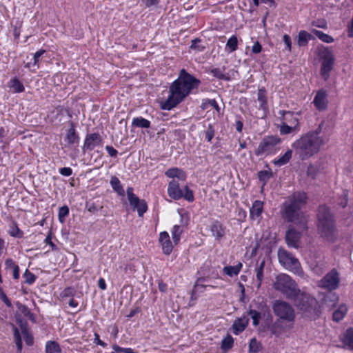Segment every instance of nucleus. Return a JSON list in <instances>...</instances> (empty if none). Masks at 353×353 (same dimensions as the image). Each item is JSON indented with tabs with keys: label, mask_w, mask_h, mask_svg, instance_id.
Masks as SVG:
<instances>
[{
	"label": "nucleus",
	"mask_w": 353,
	"mask_h": 353,
	"mask_svg": "<svg viewBox=\"0 0 353 353\" xmlns=\"http://www.w3.org/2000/svg\"><path fill=\"white\" fill-rule=\"evenodd\" d=\"M201 81L182 69L178 78L170 86V94L167 100L162 104L163 110H170L182 102L193 89H196Z\"/></svg>",
	"instance_id": "nucleus-1"
},
{
	"label": "nucleus",
	"mask_w": 353,
	"mask_h": 353,
	"mask_svg": "<svg viewBox=\"0 0 353 353\" xmlns=\"http://www.w3.org/2000/svg\"><path fill=\"white\" fill-rule=\"evenodd\" d=\"M307 196L304 192H296L288 197L282 204L281 217L287 222L294 223L303 231L307 230L308 216L301 210L306 204Z\"/></svg>",
	"instance_id": "nucleus-2"
},
{
	"label": "nucleus",
	"mask_w": 353,
	"mask_h": 353,
	"mask_svg": "<svg viewBox=\"0 0 353 353\" xmlns=\"http://www.w3.org/2000/svg\"><path fill=\"white\" fill-rule=\"evenodd\" d=\"M324 121L313 130L302 134L292 144V148L299 159L305 161L318 154L325 141L320 134L322 132Z\"/></svg>",
	"instance_id": "nucleus-3"
},
{
	"label": "nucleus",
	"mask_w": 353,
	"mask_h": 353,
	"mask_svg": "<svg viewBox=\"0 0 353 353\" xmlns=\"http://www.w3.org/2000/svg\"><path fill=\"white\" fill-rule=\"evenodd\" d=\"M317 229L325 241L334 243L338 238L334 215L325 205H320L317 212Z\"/></svg>",
	"instance_id": "nucleus-4"
},
{
	"label": "nucleus",
	"mask_w": 353,
	"mask_h": 353,
	"mask_svg": "<svg viewBox=\"0 0 353 353\" xmlns=\"http://www.w3.org/2000/svg\"><path fill=\"white\" fill-rule=\"evenodd\" d=\"M274 288L290 300L295 299L300 292L296 282L286 274H280L276 277Z\"/></svg>",
	"instance_id": "nucleus-5"
},
{
	"label": "nucleus",
	"mask_w": 353,
	"mask_h": 353,
	"mask_svg": "<svg viewBox=\"0 0 353 353\" xmlns=\"http://www.w3.org/2000/svg\"><path fill=\"white\" fill-rule=\"evenodd\" d=\"M292 300L295 306L307 317L314 318L318 316V302L310 294L300 291L297 296Z\"/></svg>",
	"instance_id": "nucleus-6"
},
{
	"label": "nucleus",
	"mask_w": 353,
	"mask_h": 353,
	"mask_svg": "<svg viewBox=\"0 0 353 353\" xmlns=\"http://www.w3.org/2000/svg\"><path fill=\"white\" fill-rule=\"evenodd\" d=\"M281 143V139L278 136H265L260 142L255 150L256 156L269 155L274 154L279 148Z\"/></svg>",
	"instance_id": "nucleus-7"
},
{
	"label": "nucleus",
	"mask_w": 353,
	"mask_h": 353,
	"mask_svg": "<svg viewBox=\"0 0 353 353\" xmlns=\"http://www.w3.org/2000/svg\"><path fill=\"white\" fill-rule=\"evenodd\" d=\"M273 312L280 319L286 321L287 323L294 324L295 320V312L291 305L288 303L276 300L272 306Z\"/></svg>",
	"instance_id": "nucleus-8"
},
{
	"label": "nucleus",
	"mask_w": 353,
	"mask_h": 353,
	"mask_svg": "<svg viewBox=\"0 0 353 353\" xmlns=\"http://www.w3.org/2000/svg\"><path fill=\"white\" fill-rule=\"evenodd\" d=\"M168 194L169 196L174 200H179L181 198H183L188 202H192L194 200L193 191L190 190L188 185L181 189L179 183L175 180H172L169 183Z\"/></svg>",
	"instance_id": "nucleus-9"
},
{
	"label": "nucleus",
	"mask_w": 353,
	"mask_h": 353,
	"mask_svg": "<svg viewBox=\"0 0 353 353\" xmlns=\"http://www.w3.org/2000/svg\"><path fill=\"white\" fill-rule=\"evenodd\" d=\"M278 259L279 263L287 270L297 272L301 269L298 259L285 249H279Z\"/></svg>",
	"instance_id": "nucleus-10"
},
{
	"label": "nucleus",
	"mask_w": 353,
	"mask_h": 353,
	"mask_svg": "<svg viewBox=\"0 0 353 353\" xmlns=\"http://www.w3.org/2000/svg\"><path fill=\"white\" fill-rule=\"evenodd\" d=\"M127 196L130 205L133 210H137L139 216H143V214L148 210V205L144 199H140L133 193V188L128 187L127 188Z\"/></svg>",
	"instance_id": "nucleus-11"
},
{
	"label": "nucleus",
	"mask_w": 353,
	"mask_h": 353,
	"mask_svg": "<svg viewBox=\"0 0 353 353\" xmlns=\"http://www.w3.org/2000/svg\"><path fill=\"white\" fill-rule=\"evenodd\" d=\"M340 278L338 272L333 269L319 281V286L327 290H336L339 285Z\"/></svg>",
	"instance_id": "nucleus-12"
},
{
	"label": "nucleus",
	"mask_w": 353,
	"mask_h": 353,
	"mask_svg": "<svg viewBox=\"0 0 353 353\" xmlns=\"http://www.w3.org/2000/svg\"><path fill=\"white\" fill-rule=\"evenodd\" d=\"M293 324L287 323L286 321L277 319L274 323L268 326V329L271 332V334L279 337L286 330L292 328Z\"/></svg>",
	"instance_id": "nucleus-13"
},
{
	"label": "nucleus",
	"mask_w": 353,
	"mask_h": 353,
	"mask_svg": "<svg viewBox=\"0 0 353 353\" xmlns=\"http://www.w3.org/2000/svg\"><path fill=\"white\" fill-rule=\"evenodd\" d=\"M102 138L99 133L87 134L85 138L84 143L83 145V150L91 151L95 147L101 145Z\"/></svg>",
	"instance_id": "nucleus-14"
},
{
	"label": "nucleus",
	"mask_w": 353,
	"mask_h": 353,
	"mask_svg": "<svg viewBox=\"0 0 353 353\" xmlns=\"http://www.w3.org/2000/svg\"><path fill=\"white\" fill-rule=\"evenodd\" d=\"M301 237V233L294 227L290 226L285 233V242L289 247L298 248L299 242Z\"/></svg>",
	"instance_id": "nucleus-15"
},
{
	"label": "nucleus",
	"mask_w": 353,
	"mask_h": 353,
	"mask_svg": "<svg viewBox=\"0 0 353 353\" xmlns=\"http://www.w3.org/2000/svg\"><path fill=\"white\" fill-rule=\"evenodd\" d=\"M279 113L281 115L282 123H285L286 124L290 123L291 125H297L300 127V112H294L291 111L280 110Z\"/></svg>",
	"instance_id": "nucleus-16"
},
{
	"label": "nucleus",
	"mask_w": 353,
	"mask_h": 353,
	"mask_svg": "<svg viewBox=\"0 0 353 353\" xmlns=\"http://www.w3.org/2000/svg\"><path fill=\"white\" fill-rule=\"evenodd\" d=\"M313 103L316 108L319 111L325 110L327 108V94L325 90H319L313 100Z\"/></svg>",
	"instance_id": "nucleus-17"
},
{
	"label": "nucleus",
	"mask_w": 353,
	"mask_h": 353,
	"mask_svg": "<svg viewBox=\"0 0 353 353\" xmlns=\"http://www.w3.org/2000/svg\"><path fill=\"white\" fill-rule=\"evenodd\" d=\"M159 242L162 246L163 252L169 255L173 249L169 234L164 231L159 234Z\"/></svg>",
	"instance_id": "nucleus-18"
},
{
	"label": "nucleus",
	"mask_w": 353,
	"mask_h": 353,
	"mask_svg": "<svg viewBox=\"0 0 353 353\" xmlns=\"http://www.w3.org/2000/svg\"><path fill=\"white\" fill-rule=\"evenodd\" d=\"M212 235L216 240H221L225 234V227L220 221H214L210 226Z\"/></svg>",
	"instance_id": "nucleus-19"
},
{
	"label": "nucleus",
	"mask_w": 353,
	"mask_h": 353,
	"mask_svg": "<svg viewBox=\"0 0 353 353\" xmlns=\"http://www.w3.org/2000/svg\"><path fill=\"white\" fill-rule=\"evenodd\" d=\"M70 128L68 130L65 141L69 145H78L79 143V137L76 132L75 125L73 122H70Z\"/></svg>",
	"instance_id": "nucleus-20"
},
{
	"label": "nucleus",
	"mask_w": 353,
	"mask_h": 353,
	"mask_svg": "<svg viewBox=\"0 0 353 353\" xmlns=\"http://www.w3.org/2000/svg\"><path fill=\"white\" fill-rule=\"evenodd\" d=\"M263 210V203L259 200L254 201L250 209V216L251 219L255 220L260 219L261 217Z\"/></svg>",
	"instance_id": "nucleus-21"
},
{
	"label": "nucleus",
	"mask_w": 353,
	"mask_h": 353,
	"mask_svg": "<svg viewBox=\"0 0 353 353\" xmlns=\"http://www.w3.org/2000/svg\"><path fill=\"white\" fill-rule=\"evenodd\" d=\"M257 100L260 103L259 109L267 111L268 109V100L266 96V90L264 87H261L258 90Z\"/></svg>",
	"instance_id": "nucleus-22"
},
{
	"label": "nucleus",
	"mask_w": 353,
	"mask_h": 353,
	"mask_svg": "<svg viewBox=\"0 0 353 353\" xmlns=\"http://www.w3.org/2000/svg\"><path fill=\"white\" fill-rule=\"evenodd\" d=\"M334 59L322 61L321 74L325 80L330 76V72L333 68Z\"/></svg>",
	"instance_id": "nucleus-23"
},
{
	"label": "nucleus",
	"mask_w": 353,
	"mask_h": 353,
	"mask_svg": "<svg viewBox=\"0 0 353 353\" xmlns=\"http://www.w3.org/2000/svg\"><path fill=\"white\" fill-rule=\"evenodd\" d=\"M314 37L305 30H301L297 38V45L299 47L306 46L308 41L313 39Z\"/></svg>",
	"instance_id": "nucleus-24"
},
{
	"label": "nucleus",
	"mask_w": 353,
	"mask_h": 353,
	"mask_svg": "<svg viewBox=\"0 0 353 353\" xmlns=\"http://www.w3.org/2000/svg\"><path fill=\"white\" fill-rule=\"evenodd\" d=\"M248 322V320L245 318H239L236 319L232 325L233 333L234 334H238L243 332L246 327Z\"/></svg>",
	"instance_id": "nucleus-25"
},
{
	"label": "nucleus",
	"mask_w": 353,
	"mask_h": 353,
	"mask_svg": "<svg viewBox=\"0 0 353 353\" xmlns=\"http://www.w3.org/2000/svg\"><path fill=\"white\" fill-rule=\"evenodd\" d=\"M110 183L113 190L116 192L119 196H123L125 195V191L121 183V181L116 176H112L111 177Z\"/></svg>",
	"instance_id": "nucleus-26"
},
{
	"label": "nucleus",
	"mask_w": 353,
	"mask_h": 353,
	"mask_svg": "<svg viewBox=\"0 0 353 353\" xmlns=\"http://www.w3.org/2000/svg\"><path fill=\"white\" fill-rule=\"evenodd\" d=\"M292 150H288L285 154L278 159L273 160V163L278 167L283 166L288 163L292 158Z\"/></svg>",
	"instance_id": "nucleus-27"
},
{
	"label": "nucleus",
	"mask_w": 353,
	"mask_h": 353,
	"mask_svg": "<svg viewBox=\"0 0 353 353\" xmlns=\"http://www.w3.org/2000/svg\"><path fill=\"white\" fill-rule=\"evenodd\" d=\"M165 174L169 178L176 177L181 180H185V172L182 170L177 168H170L165 172Z\"/></svg>",
	"instance_id": "nucleus-28"
},
{
	"label": "nucleus",
	"mask_w": 353,
	"mask_h": 353,
	"mask_svg": "<svg viewBox=\"0 0 353 353\" xmlns=\"http://www.w3.org/2000/svg\"><path fill=\"white\" fill-rule=\"evenodd\" d=\"M8 86L13 90L15 93L23 92L25 88L23 83L19 80L17 77H14L8 82Z\"/></svg>",
	"instance_id": "nucleus-29"
},
{
	"label": "nucleus",
	"mask_w": 353,
	"mask_h": 353,
	"mask_svg": "<svg viewBox=\"0 0 353 353\" xmlns=\"http://www.w3.org/2000/svg\"><path fill=\"white\" fill-rule=\"evenodd\" d=\"M206 281V279L205 277H199L197 279V280L196 281L194 285V287H193V289H192V297H193V296L194 294H196V292H203V290H199L200 288H202V289H205L207 287H210V288H215V286L214 285H203L201 283L202 282H204Z\"/></svg>",
	"instance_id": "nucleus-30"
},
{
	"label": "nucleus",
	"mask_w": 353,
	"mask_h": 353,
	"mask_svg": "<svg viewBox=\"0 0 353 353\" xmlns=\"http://www.w3.org/2000/svg\"><path fill=\"white\" fill-rule=\"evenodd\" d=\"M12 327L13 330L14 343L17 348V352L21 353L23 348V342L21 334L19 332V330L13 324H12Z\"/></svg>",
	"instance_id": "nucleus-31"
},
{
	"label": "nucleus",
	"mask_w": 353,
	"mask_h": 353,
	"mask_svg": "<svg viewBox=\"0 0 353 353\" xmlns=\"http://www.w3.org/2000/svg\"><path fill=\"white\" fill-rule=\"evenodd\" d=\"M242 268V264L239 263L237 265L234 266H225L223 269V272L224 274L232 277L234 276H236L241 271Z\"/></svg>",
	"instance_id": "nucleus-32"
},
{
	"label": "nucleus",
	"mask_w": 353,
	"mask_h": 353,
	"mask_svg": "<svg viewBox=\"0 0 353 353\" xmlns=\"http://www.w3.org/2000/svg\"><path fill=\"white\" fill-rule=\"evenodd\" d=\"M318 55L322 61L334 59L332 50L327 47H321L318 49Z\"/></svg>",
	"instance_id": "nucleus-33"
},
{
	"label": "nucleus",
	"mask_w": 353,
	"mask_h": 353,
	"mask_svg": "<svg viewBox=\"0 0 353 353\" xmlns=\"http://www.w3.org/2000/svg\"><path fill=\"white\" fill-rule=\"evenodd\" d=\"M300 130V127L297 125H289L285 123H281L279 131L281 134H288L292 132H297Z\"/></svg>",
	"instance_id": "nucleus-34"
},
{
	"label": "nucleus",
	"mask_w": 353,
	"mask_h": 353,
	"mask_svg": "<svg viewBox=\"0 0 353 353\" xmlns=\"http://www.w3.org/2000/svg\"><path fill=\"white\" fill-rule=\"evenodd\" d=\"M150 121L143 117H135L132 119V125L133 126L141 128H149L150 127Z\"/></svg>",
	"instance_id": "nucleus-35"
},
{
	"label": "nucleus",
	"mask_w": 353,
	"mask_h": 353,
	"mask_svg": "<svg viewBox=\"0 0 353 353\" xmlns=\"http://www.w3.org/2000/svg\"><path fill=\"white\" fill-rule=\"evenodd\" d=\"M61 348L59 344L54 341H48L46 344V353H61Z\"/></svg>",
	"instance_id": "nucleus-36"
},
{
	"label": "nucleus",
	"mask_w": 353,
	"mask_h": 353,
	"mask_svg": "<svg viewBox=\"0 0 353 353\" xmlns=\"http://www.w3.org/2000/svg\"><path fill=\"white\" fill-rule=\"evenodd\" d=\"M8 233L10 236L16 238H22L23 236V232L19 228L15 221H12L10 225Z\"/></svg>",
	"instance_id": "nucleus-37"
},
{
	"label": "nucleus",
	"mask_w": 353,
	"mask_h": 353,
	"mask_svg": "<svg viewBox=\"0 0 353 353\" xmlns=\"http://www.w3.org/2000/svg\"><path fill=\"white\" fill-rule=\"evenodd\" d=\"M347 307L344 305H341L339 307L333 312L332 319L336 322L340 321L345 316L347 312Z\"/></svg>",
	"instance_id": "nucleus-38"
},
{
	"label": "nucleus",
	"mask_w": 353,
	"mask_h": 353,
	"mask_svg": "<svg viewBox=\"0 0 353 353\" xmlns=\"http://www.w3.org/2000/svg\"><path fill=\"white\" fill-rule=\"evenodd\" d=\"M17 307L19 310L26 317H28L31 321L35 322L36 318L34 314L29 310V308L23 304L17 303Z\"/></svg>",
	"instance_id": "nucleus-39"
},
{
	"label": "nucleus",
	"mask_w": 353,
	"mask_h": 353,
	"mask_svg": "<svg viewBox=\"0 0 353 353\" xmlns=\"http://www.w3.org/2000/svg\"><path fill=\"white\" fill-rule=\"evenodd\" d=\"M344 345L348 346L351 350H353V329L348 328L343 338Z\"/></svg>",
	"instance_id": "nucleus-40"
},
{
	"label": "nucleus",
	"mask_w": 353,
	"mask_h": 353,
	"mask_svg": "<svg viewBox=\"0 0 353 353\" xmlns=\"http://www.w3.org/2000/svg\"><path fill=\"white\" fill-rule=\"evenodd\" d=\"M183 232V229L181 225H175L172 230V240L175 245L178 244L180 239L181 235Z\"/></svg>",
	"instance_id": "nucleus-41"
},
{
	"label": "nucleus",
	"mask_w": 353,
	"mask_h": 353,
	"mask_svg": "<svg viewBox=\"0 0 353 353\" xmlns=\"http://www.w3.org/2000/svg\"><path fill=\"white\" fill-rule=\"evenodd\" d=\"M45 52H46V50H43V49H41V50L37 51L34 54L33 63H27L26 65H25V67L28 68H30L31 65H32L33 67H36L37 68H39V59Z\"/></svg>",
	"instance_id": "nucleus-42"
},
{
	"label": "nucleus",
	"mask_w": 353,
	"mask_h": 353,
	"mask_svg": "<svg viewBox=\"0 0 353 353\" xmlns=\"http://www.w3.org/2000/svg\"><path fill=\"white\" fill-rule=\"evenodd\" d=\"M313 32L320 40L325 43H330L334 41L332 37L323 32L322 31L314 30Z\"/></svg>",
	"instance_id": "nucleus-43"
},
{
	"label": "nucleus",
	"mask_w": 353,
	"mask_h": 353,
	"mask_svg": "<svg viewBox=\"0 0 353 353\" xmlns=\"http://www.w3.org/2000/svg\"><path fill=\"white\" fill-rule=\"evenodd\" d=\"M210 74H212L213 77L220 80L230 81V77L224 74L223 72L219 68L212 69L210 70Z\"/></svg>",
	"instance_id": "nucleus-44"
},
{
	"label": "nucleus",
	"mask_w": 353,
	"mask_h": 353,
	"mask_svg": "<svg viewBox=\"0 0 353 353\" xmlns=\"http://www.w3.org/2000/svg\"><path fill=\"white\" fill-rule=\"evenodd\" d=\"M234 339L231 335H228L225 337L221 342V349L227 351L231 349L233 346Z\"/></svg>",
	"instance_id": "nucleus-45"
},
{
	"label": "nucleus",
	"mask_w": 353,
	"mask_h": 353,
	"mask_svg": "<svg viewBox=\"0 0 353 353\" xmlns=\"http://www.w3.org/2000/svg\"><path fill=\"white\" fill-rule=\"evenodd\" d=\"M238 47V39L236 36L233 35L230 37L226 43V48L230 49V52H234L237 49Z\"/></svg>",
	"instance_id": "nucleus-46"
},
{
	"label": "nucleus",
	"mask_w": 353,
	"mask_h": 353,
	"mask_svg": "<svg viewBox=\"0 0 353 353\" xmlns=\"http://www.w3.org/2000/svg\"><path fill=\"white\" fill-rule=\"evenodd\" d=\"M15 318L16 322L21 330V333H25L27 331H28V322L26 320L23 319L21 315H16Z\"/></svg>",
	"instance_id": "nucleus-47"
},
{
	"label": "nucleus",
	"mask_w": 353,
	"mask_h": 353,
	"mask_svg": "<svg viewBox=\"0 0 353 353\" xmlns=\"http://www.w3.org/2000/svg\"><path fill=\"white\" fill-rule=\"evenodd\" d=\"M265 267V261H263L256 269V276L259 282L258 285L260 286L263 279V270Z\"/></svg>",
	"instance_id": "nucleus-48"
},
{
	"label": "nucleus",
	"mask_w": 353,
	"mask_h": 353,
	"mask_svg": "<svg viewBox=\"0 0 353 353\" xmlns=\"http://www.w3.org/2000/svg\"><path fill=\"white\" fill-rule=\"evenodd\" d=\"M261 343L255 339L252 338L249 344V351L250 352H258L261 350Z\"/></svg>",
	"instance_id": "nucleus-49"
},
{
	"label": "nucleus",
	"mask_w": 353,
	"mask_h": 353,
	"mask_svg": "<svg viewBox=\"0 0 353 353\" xmlns=\"http://www.w3.org/2000/svg\"><path fill=\"white\" fill-rule=\"evenodd\" d=\"M69 214V208L67 205L61 207L59 210L58 217L61 223L65 222V218Z\"/></svg>",
	"instance_id": "nucleus-50"
},
{
	"label": "nucleus",
	"mask_w": 353,
	"mask_h": 353,
	"mask_svg": "<svg viewBox=\"0 0 353 353\" xmlns=\"http://www.w3.org/2000/svg\"><path fill=\"white\" fill-rule=\"evenodd\" d=\"M85 208L88 212L94 213V214L97 212L99 211V210L103 209L102 205H99L96 204L95 203L90 202V201L86 202Z\"/></svg>",
	"instance_id": "nucleus-51"
},
{
	"label": "nucleus",
	"mask_w": 353,
	"mask_h": 353,
	"mask_svg": "<svg viewBox=\"0 0 353 353\" xmlns=\"http://www.w3.org/2000/svg\"><path fill=\"white\" fill-rule=\"evenodd\" d=\"M248 314L251 316L253 320V325L256 326L259 324V321L261 317V313L255 310H250Z\"/></svg>",
	"instance_id": "nucleus-52"
},
{
	"label": "nucleus",
	"mask_w": 353,
	"mask_h": 353,
	"mask_svg": "<svg viewBox=\"0 0 353 353\" xmlns=\"http://www.w3.org/2000/svg\"><path fill=\"white\" fill-rule=\"evenodd\" d=\"M258 177L261 181L265 183L272 177V172L268 170L259 171L258 172Z\"/></svg>",
	"instance_id": "nucleus-53"
},
{
	"label": "nucleus",
	"mask_w": 353,
	"mask_h": 353,
	"mask_svg": "<svg viewBox=\"0 0 353 353\" xmlns=\"http://www.w3.org/2000/svg\"><path fill=\"white\" fill-rule=\"evenodd\" d=\"M112 347L113 351L110 353H120V352L123 353H136L132 348L121 347L117 344H113Z\"/></svg>",
	"instance_id": "nucleus-54"
},
{
	"label": "nucleus",
	"mask_w": 353,
	"mask_h": 353,
	"mask_svg": "<svg viewBox=\"0 0 353 353\" xmlns=\"http://www.w3.org/2000/svg\"><path fill=\"white\" fill-rule=\"evenodd\" d=\"M319 173V168L314 165L310 164L307 169V174L312 179H315Z\"/></svg>",
	"instance_id": "nucleus-55"
},
{
	"label": "nucleus",
	"mask_w": 353,
	"mask_h": 353,
	"mask_svg": "<svg viewBox=\"0 0 353 353\" xmlns=\"http://www.w3.org/2000/svg\"><path fill=\"white\" fill-rule=\"evenodd\" d=\"M23 276L26 279L25 283L29 285L32 284L36 280V276L30 272L28 270H26L23 274Z\"/></svg>",
	"instance_id": "nucleus-56"
},
{
	"label": "nucleus",
	"mask_w": 353,
	"mask_h": 353,
	"mask_svg": "<svg viewBox=\"0 0 353 353\" xmlns=\"http://www.w3.org/2000/svg\"><path fill=\"white\" fill-rule=\"evenodd\" d=\"M205 139L208 142H211L212 139L214 136V130L213 126L210 124L208 127V129L205 132Z\"/></svg>",
	"instance_id": "nucleus-57"
},
{
	"label": "nucleus",
	"mask_w": 353,
	"mask_h": 353,
	"mask_svg": "<svg viewBox=\"0 0 353 353\" xmlns=\"http://www.w3.org/2000/svg\"><path fill=\"white\" fill-rule=\"evenodd\" d=\"M201 42V39L199 38H196L192 41V43L190 46V49L196 50L199 52H201L204 50V47L201 46L199 43Z\"/></svg>",
	"instance_id": "nucleus-58"
},
{
	"label": "nucleus",
	"mask_w": 353,
	"mask_h": 353,
	"mask_svg": "<svg viewBox=\"0 0 353 353\" xmlns=\"http://www.w3.org/2000/svg\"><path fill=\"white\" fill-rule=\"evenodd\" d=\"M22 334L23 335L26 344L28 346L32 345L34 343V339L32 335L29 333V331H27L25 333H22Z\"/></svg>",
	"instance_id": "nucleus-59"
},
{
	"label": "nucleus",
	"mask_w": 353,
	"mask_h": 353,
	"mask_svg": "<svg viewBox=\"0 0 353 353\" xmlns=\"http://www.w3.org/2000/svg\"><path fill=\"white\" fill-rule=\"evenodd\" d=\"M44 243L49 245L52 250H56L57 249V245L52 241V233L51 232L47 235L46 238L44 240Z\"/></svg>",
	"instance_id": "nucleus-60"
},
{
	"label": "nucleus",
	"mask_w": 353,
	"mask_h": 353,
	"mask_svg": "<svg viewBox=\"0 0 353 353\" xmlns=\"http://www.w3.org/2000/svg\"><path fill=\"white\" fill-rule=\"evenodd\" d=\"M283 41L285 45V49H287L289 51H291L292 41L290 37L288 34H284L283 37Z\"/></svg>",
	"instance_id": "nucleus-61"
},
{
	"label": "nucleus",
	"mask_w": 353,
	"mask_h": 353,
	"mask_svg": "<svg viewBox=\"0 0 353 353\" xmlns=\"http://www.w3.org/2000/svg\"><path fill=\"white\" fill-rule=\"evenodd\" d=\"M0 299L8 307H10L12 306L11 301L4 293L3 290L0 291Z\"/></svg>",
	"instance_id": "nucleus-62"
},
{
	"label": "nucleus",
	"mask_w": 353,
	"mask_h": 353,
	"mask_svg": "<svg viewBox=\"0 0 353 353\" xmlns=\"http://www.w3.org/2000/svg\"><path fill=\"white\" fill-rule=\"evenodd\" d=\"M94 343H95L96 345H101L103 347H105L107 346V343H105V342L100 339V336L98 333L94 332Z\"/></svg>",
	"instance_id": "nucleus-63"
},
{
	"label": "nucleus",
	"mask_w": 353,
	"mask_h": 353,
	"mask_svg": "<svg viewBox=\"0 0 353 353\" xmlns=\"http://www.w3.org/2000/svg\"><path fill=\"white\" fill-rule=\"evenodd\" d=\"M59 173L65 176H69L72 174V170L69 167H64L59 169Z\"/></svg>",
	"instance_id": "nucleus-64"
}]
</instances>
